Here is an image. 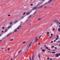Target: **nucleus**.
<instances>
[{"label": "nucleus", "instance_id": "10", "mask_svg": "<svg viewBox=\"0 0 60 60\" xmlns=\"http://www.w3.org/2000/svg\"><path fill=\"white\" fill-rule=\"evenodd\" d=\"M52 0H49V1H48V3H50V2H51L52 1ZM54 0H53V1H54Z\"/></svg>", "mask_w": 60, "mask_h": 60}, {"label": "nucleus", "instance_id": "46", "mask_svg": "<svg viewBox=\"0 0 60 60\" xmlns=\"http://www.w3.org/2000/svg\"><path fill=\"white\" fill-rule=\"evenodd\" d=\"M36 12H35L34 13V14H36Z\"/></svg>", "mask_w": 60, "mask_h": 60}, {"label": "nucleus", "instance_id": "47", "mask_svg": "<svg viewBox=\"0 0 60 60\" xmlns=\"http://www.w3.org/2000/svg\"><path fill=\"white\" fill-rule=\"evenodd\" d=\"M11 16V15H8V16Z\"/></svg>", "mask_w": 60, "mask_h": 60}, {"label": "nucleus", "instance_id": "24", "mask_svg": "<svg viewBox=\"0 0 60 60\" xmlns=\"http://www.w3.org/2000/svg\"><path fill=\"white\" fill-rule=\"evenodd\" d=\"M58 42L60 43V41H58L57 42H56L57 43H58Z\"/></svg>", "mask_w": 60, "mask_h": 60}, {"label": "nucleus", "instance_id": "34", "mask_svg": "<svg viewBox=\"0 0 60 60\" xmlns=\"http://www.w3.org/2000/svg\"><path fill=\"white\" fill-rule=\"evenodd\" d=\"M11 41H13V39H12L11 40Z\"/></svg>", "mask_w": 60, "mask_h": 60}, {"label": "nucleus", "instance_id": "31", "mask_svg": "<svg viewBox=\"0 0 60 60\" xmlns=\"http://www.w3.org/2000/svg\"><path fill=\"white\" fill-rule=\"evenodd\" d=\"M58 39V38H56V40H57Z\"/></svg>", "mask_w": 60, "mask_h": 60}, {"label": "nucleus", "instance_id": "8", "mask_svg": "<svg viewBox=\"0 0 60 60\" xmlns=\"http://www.w3.org/2000/svg\"><path fill=\"white\" fill-rule=\"evenodd\" d=\"M17 31H18L17 29H16L14 30V32H17Z\"/></svg>", "mask_w": 60, "mask_h": 60}, {"label": "nucleus", "instance_id": "23", "mask_svg": "<svg viewBox=\"0 0 60 60\" xmlns=\"http://www.w3.org/2000/svg\"><path fill=\"white\" fill-rule=\"evenodd\" d=\"M26 43V41H24L22 42L23 44H24V43Z\"/></svg>", "mask_w": 60, "mask_h": 60}, {"label": "nucleus", "instance_id": "28", "mask_svg": "<svg viewBox=\"0 0 60 60\" xmlns=\"http://www.w3.org/2000/svg\"><path fill=\"white\" fill-rule=\"evenodd\" d=\"M26 13V12H25L24 13H23V15H25Z\"/></svg>", "mask_w": 60, "mask_h": 60}, {"label": "nucleus", "instance_id": "43", "mask_svg": "<svg viewBox=\"0 0 60 60\" xmlns=\"http://www.w3.org/2000/svg\"><path fill=\"white\" fill-rule=\"evenodd\" d=\"M12 59H13V58H11V59L10 60H12Z\"/></svg>", "mask_w": 60, "mask_h": 60}, {"label": "nucleus", "instance_id": "1", "mask_svg": "<svg viewBox=\"0 0 60 60\" xmlns=\"http://www.w3.org/2000/svg\"><path fill=\"white\" fill-rule=\"evenodd\" d=\"M55 21L56 22V24H57V25L58 24H59V25H60V22H58L57 20H56Z\"/></svg>", "mask_w": 60, "mask_h": 60}, {"label": "nucleus", "instance_id": "56", "mask_svg": "<svg viewBox=\"0 0 60 60\" xmlns=\"http://www.w3.org/2000/svg\"><path fill=\"white\" fill-rule=\"evenodd\" d=\"M44 46H45V47H46V45H44Z\"/></svg>", "mask_w": 60, "mask_h": 60}, {"label": "nucleus", "instance_id": "58", "mask_svg": "<svg viewBox=\"0 0 60 60\" xmlns=\"http://www.w3.org/2000/svg\"><path fill=\"white\" fill-rule=\"evenodd\" d=\"M15 56L13 57H15Z\"/></svg>", "mask_w": 60, "mask_h": 60}, {"label": "nucleus", "instance_id": "26", "mask_svg": "<svg viewBox=\"0 0 60 60\" xmlns=\"http://www.w3.org/2000/svg\"><path fill=\"white\" fill-rule=\"evenodd\" d=\"M10 48H8V50H10Z\"/></svg>", "mask_w": 60, "mask_h": 60}, {"label": "nucleus", "instance_id": "13", "mask_svg": "<svg viewBox=\"0 0 60 60\" xmlns=\"http://www.w3.org/2000/svg\"><path fill=\"white\" fill-rule=\"evenodd\" d=\"M43 5H42L40 7H39V8H42V7H43Z\"/></svg>", "mask_w": 60, "mask_h": 60}, {"label": "nucleus", "instance_id": "41", "mask_svg": "<svg viewBox=\"0 0 60 60\" xmlns=\"http://www.w3.org/2000/svg\"><path fill=\"white\" fill-rule=\"evenodd\" d=\"M2 42V40H0V43L1 42Z\"/></svg>", "mask_w": 60, "mask_h": 60}, {"label": "nucleus", "instance_id": "55", "mask_svg": "<svg viewBox=\"0 0 60 60\" xmlns=\"http://www.w3.org/2000/svg\"><path fill=\"white\" fill-rule=\"evenodd\" d=\"M46 7H46V6L44 8H46Z\"/></svg>", "mask_w": 60, "mask_h": 60}, {"label": "nucleus", "instance_id": "29", "mask_svg": "<svg viewBox=\"0 0 60 60\" xmlns=\"http://www.w3.org/2000/svg\"><path fill=\"white\" fill-rule=\"evenodd\" d=\"M52 54H53L54 53H55V52H52Z\"/></svg>", "mask_w": 60, "mask_h": 60}, {"label": "nucleus", "instance_id": "22", "mask_svg": "<svg viewBox=\"0 0 60 60\" xmlns=\"http://www.w3.org/2000/svg\"><path fill=\"white\" fill-rule=\"evenodd\" d=\"M31 17H32V15H30L29 17V18H30Z\"/></svg>", "mask_w": 60, "mask_h": 60}, {"label": "nucleus", "instance_id": "6", "mask_svg": "<svg viewBox=\"0 0 60 60\" xmlns=\"http://www.w3.org/2000/svg\"><path fill=\"white\" fill-rule=\"evenodd\" d=\"M46 50L44 49H42L41 51H42L43 52H45V51Z\"/></svg>", "mask_w": 60, "mask_h": 60}, {"label": "nucleus", "instance_id": "27", "mask_svg": "<svg viewBox=\"0 0 60 60\" xmlns=\"http://www.w3.org/2000/svg\"><path fill=\"white\" fill-rule=\"evenodd\" d=\"M12 22L10 23V25H11V24H12Z\"/></svg>", "mask_w": 60, "mask_h": 60}, {"label": "nucleus", "instance_id": "5", "mask_svg": "<svg viewBox=\"0 0 60 60\" xmlns=\"http://www.w3.org/2000/svg\"><path fill=\"white\" fill-rule=\"evenodd\" d=\"M37 8V7H35L33 8V10H35Z\"/></svg>", "mask_w": 60, "mask_h": 60}, {"label": "nucleus", "instance_id": "18", "mask_svg": "<svg viewBox=\"0 0 60 60\" xmlns=\"http://www.w3.org/2000/svg\"><path fill=\"white\" fill-rule=\"evenodd\" d=\"M4 48L3 47H1V49H4Z\"/></svg>", "mask_w": 60, "mask_h": 60}, {"label": "nucleus", "instance_id": "30", "mask_svg": "<svg viewBox=\"0 0 60 60\" xmlns=\"http://www.w3.org/2000/svg\"><path fill=\"white\" fill-rule=\"evenodd\" d=\"M52 36H51L49 38H52Z\"/></svg>", "mask_w": 60, "mask_h": 60}, {"label": "nucleus", "instance_id": "60", "mask_svg": "<svg viewBox=\"0 0 60 60\" xmlns=\"http://www.w3.org/2000/svg\"><path fill=\"white\" fill-rule=\"evenodd\" d=\"M49 50H50V49H48Z\"/></svg>", "mask_w": 60, "mask_h": 60}, {"label": "nucleus", "instance_id": "4", "mask_svg": "<svg viewBox=\"0 0 60 60\" xmlns=\"http://www.w3.org/2000/svg\"><path fill=\"white\" fill-rule=\"evenodd\" d=\"M32 42H31L30 44H29V45L28 46V48H29V47H30V46L31 45V44H32Z\"/></svg>", "mask_w": 60, "mask_h": 60}, {"label": "nucleus", "instance_id": "9", "mask_svg": "<svg viewBox=\"0 0 60 60\" xmlns=\"http://www.w3.org/2000/svg\"><path fill=\"white\" fill-rule=\"evenodd\" d=\"M38 40V38L37 37H36L35 38V40L36 41H37Z\"/></svg>", "mask_w": 60, "mask_h": 60}, {"label": "nucleus", "instance_id": "15", "mask_svg": "<svg viewBox=\"0 0 60 60\" xmlns=\"http://www.w3.org/2000/svg\"><path fill=\"white\" fill-rule=\"evenodd\" d=\"M32 60H34V58H33L34 56H32Z\"/></svg>", "mask_w": 60, "mask_h": 60}, {"label": "nucleus", "instance_id": "11", "mask_svg": "<svg viewBox=\"0 0 60 60\" xmlns=\"http://www.w3.org/2000/svg\"><path fill=\"white\" fill-rule=\"evenodd\" d=\"M21 51H22V50H20L18 52V54H19V53H20L21 52Z\"/></svg>", "mask_w": 60, "mask_h": 60}, {"label": "nucleus", "instance_id": "32", "mask_svg": "<svg viewBox=\"0 0 60 60\" xmlns=\"http://www.w3.org/2000/svg\"><path fill=\"white\" fill-rule=\"evenodd\" d=\"M54 49H57V48H56V47H55L54 48Z\"/></svg>", "mask_w": 60, "mask_h": 60}, {"label": "nucleus", "instance_id": "33", "mask_svg": "<svg viewBox=\"0 0 60 60\" xmlns=\"http://www.w3.org/2000/svg\"><path fill=\"white\" fill-rule=\"evenodd\" d=\"M7 29H6L5 30V32H7Z\"/></svg>", "mask_w": 60, "mask_h": 60}, {"label": "nucleus", "instance_id": "12", "mask_svg": "<svg viewBox=\"0 0 60 60\" xmlns=\"http://www.w3.org/2000/svg\"><path fill=\"white\" fill-rule=\"evenodd\" d=\"M30 14V12H28L26 13V15H29Z\"/></svg>", "mask_w": 60, "mask_h": 60}, {"label": "nucleus", "instance_id": "40", "mask_svg": "<svg viewBox=\"0 0 60 60\" xmlns=\"http://www.w3.org/2000/svg\"><path fill=\"white\" fill-rule=\"evenodd\" d=\"M47 59H48V60H49V58H47Z\"/></svg>", "mask_w": 60, "mask_h": 60}, {"label": "nucleus", "instance_id": "25", "mask_svg": "<svg viewBox=\"0 0 60 60\" xmlns=\"http://www.w3.org/2000/svg\"><path fill=\"white\" fill-rule=\"evenodd\" d=\"M56 37H57V38H59V36H58V35H57L56 36Z\"/></svg>", "mask_w": 60, "mask_h": 60}, {"label": "nucleus", "instance_id": "54", "mask_svg": "<svg viewBox=\"0 0 60 60\" xmlns=\"http://www.w3.org/2000/svg\"><path fill=\"white\" fill-rule=\"evenodd\" d=\"M31 60V58H30V60Z\"/></svg>", "mask_w": 60, "mask_h": 60}, {"label": "nucleus", "instance_id": "49", "mask_svg": "<svg viewBox=\"0 0 60 60\" xmlns=\"http://www.w3.org/2000/svg\"><path fill=\"white\" fill-rule=\"evenodd\" d=\"M24 18V16L23 17H22V19H23Z\"/></svg>", "mask_w": 60, "mask_h": 60}, {"label": "nucleus", "instance_id": "64", "mask_svg": "<svg viewBox=\"0 0 60 60\" xmlns=\"http://www.w3.org/2000/svg\"><path fill=\"white\" fill-rule=\"evenodd\" d=\"M59 46H60V45H59Z\"/></svg>", "mask_w": 60, "mask_h": 60}, {"label": "nucleus", "instance_id": "21", "mask_svg": "<svg viewBox=\"0 0 60 60\" xmlns=\"http://www.w3.org/2000/svg\"><path fill=\"white\" fill-rule=\"evenodd\" d=\"M41 19V18H40L38 19V20H39H39H40Z\"/></svg>", "mask_w": 60, "mask_h": 60}, {"label": "nucleus", "instance_id": "59", "mask_svg": "<svg viewBox=\"0 0 60 60\" xmlns=\"http://www.w3.org/2000/svg\"><path fill=\"white\" fill-rule=\"evenodd\" d=\"M22 22H21V24H22Z\"/></svg>", "mask_w": 60, "mask_h": 60}, {"label": "nucleus", "instance_id": "44", "mask_svg": "<svg viewBox=\"0 0 60 60\" xmlns=\"http://www.w3.org/2000/svg\"><path fill=\"white\" fill-rule=\"evenodd\" d=\"M54 46H52V48H54Z\"/></svg>", "mask_w": 60, "mask_h": 60}, {"label": "nucleus", "instance_id": "39", "mask_svg": "<svg viewBox=\"0 0 60 60\" xmlns=\"http://www.w3.org/2000/svg\"><path fill=\"white\" fill-rule=\"evenodd\" d=\"M53 31H55V29L54 28H53Z\"/></svg>", "mask_w": 60, "mask_h": 60}, {"label": "nucleus", "instance_id": "62", "mask_svg": "<svg viewBox=\"0 0 60 60\" xmlns=\"http://www.w3.org/2000/svg\"><path fill=\"white\" fill-rule=\"evenodd\" d=\"M1 36V35H0V37Z\"/></svg>", "mask_w": 60, "mask_h": 60}, {"label": "nucleus", "instance_id": "20", "mask_svg": "<svg viewBox=\"0 0 60 60\" xmlns=\"http://www.w3.org/2000/svg\"><path fill=\"white\" fill-rule=\"evenodd\" d=\"M17 21H15L14 22V23H17Z\"/></svg>", "mask_w": 60, "mask_h": 60}, {"label": "nucleus", "instance_id": "14", "mask_svg": "<svg viewBox=\"0 0 60 60\" xmlns=\"http://www.w3.org/2000/svg\"><path fill=\"white\" fill-rule=\"evenodd\" d=\"M58 31L59 32H60V28H59L58 29Z\"/></svg>", "mask_w": 60, "mask_h": 60}, {"label": "nucleus", "instance_id": "19", "mask_svg": "<svg viewBox=\"0 0 60 60\" xmlns=\"http://www.w3.org/2000/svg\"><path fill=\"white\" fill-rule=\"evenodd\" d=\"M45 48L46 49H49V48H48V47H45Z\"/></svg>", "mask_w": 60, "mask_h": 60}, {"label": "nucleus", "instance_id": "2", "mask_svg": "<svg viewBox=\"0 0 60 60\" xmlns=\"http://www.w3.org/2000/svg\"><path fill=\"white\" fill-rule=\"evenodd\" d=\"M22 28V26H20L18 27V28H17V29L18 30H19V28L20 29V28Z\"/></svg>", "mask_w": 60, "mask_h": 60}, {"label": "nucleus", "instance_id": "42", "mask_svg": "<svg viewBox=\"0 0 60 60\" xmlns=\"http://www.w3.org/2000/svg\"><path fill=\"white\" fill-rule=\"evenodd\" d=\"M52 58H51V59H50V60H52Z\"/></svg>", "mask_w": 60, "mask_h": 60}, {"label": "nucleus", "instance_id": "61", "mask_svg": "<svg viewBox=\"0 0 60 60\" xmlns=\"http://www.w3.org/2000/svg\"><path fill=\"white\" fill-rule=\"evenodd\" d=\"M40 49H42V48H41Z\"/></svg>", "mask_w": 60, "mask_h": 60}, {"label": "nucleus", "instance_id": "7", "mask_svg": "<svg viewBox=\"0 0 60 60\" xmlns=\"http://www.w3.org/2000/svg\"><path fill=\"white\" fill-rule=\"evenodd\" d=\"M10 34H11V33H10L9 34H8V35H7L6 36V37H8V36H9V35H10Z\"/></svg>", "mask_w": 60, "mask_h": 60}, {"label": "nucleus", "instance_id": "52", "mask_svg": "<svg viewBox=\"0 0 60 60\" xmlns=\"http://www.w3.org/2000/svg\"><path fill=\"white\" fill-rule=\"evenodd\" d=\"M58 55H59V56H60V53H59L58 54Z\"/></svg>", "mask_w": 60, "mask_h": 60}, {"label": "nucleus", "instance_id": "38", "mask_svg": "<svg viewBox=\"0 0 60 60\" xmlns=\"http://www.w3.org/2000/svg\"><path fill=\"white\" fill-rule=\"evenodd\" d=\"M54 42H56V40H54Z\"/></svg>", "mask_w": 60, "mask_h": 60}, {"label": "nucleus", "instance_id": "63", "mask_svg": "<svg viewBox=\"0 0 60 60\" xmlns=\"http://www.w3.org/2000/svg\"><path fill=\"white\" fill-rule=\"evenodd\" d=\"M59 27H60V26H59Z\"/></svg>", "mask_w": 60, "mask_h": 60}, {"label": "nucleus", "instance_id": "57", "mask_svg": "<svg viewBox=\"0 0 60 60\" xmlns=\"http://www.w3.org/2000/svg\"><path fill=\"white\" fill-rule=\"evenodd\" d=\"M28 50H29V49H28L27 50V51H28Z\"/></svg>", "mask_w": 60, "mask_h": 60}, {"label": "nucleus", "instance_id": "3", "mask_svg": "<svg viewBox=\"0 0 60 60\" xmlns=\"http://www.w3.org/2000/svg\"><path fill=\"white\" fill-rule=\"evenodd\" d=\"M55 56L56 57H58L59 56V55L58 54V53H57L56 55H55Z\"/></svg>", "mask_w": 60, "mask_h": 60}, {"label": "nucleus", "instance_id": "37", "mask_svg": "<svg viewBox=\"0 0 60 60\" xmlns=\"http://www.w3.org/2000/svg\"><path fill=\"white\" fill-rule=\"evenodd\" d=\"M51 43H53V41H52L51 42Z\"/></svg>", "mask_w": 60, "mask_h": 60}, {"label": "nucleus", "instance_id": "17", "mask_svg": "<svg viewBox=\"0 0 60 60\" xmlns=\"http://www.w3.org/2000/svg\"><path fill=\"white\" fill-rule=\"evenodd\" d=\"M38 56L39 58H40V57H41V56H40V54H38Z\"/></svg>", "mask_w": 60, "mask_h": 60}, {"label": "nucleus", "instance_id": "36", "mask_svg": "<svg viewBox=\"0 0 60 60\" xmlns=\"http://www.w3.org/2000/svg\"><path fill=\"white\" fill-rule=\"evenodd\" d=\"M4 28H5V27H2V29H4Z\"/></svg>", "mask_w": 60, "mask_h": 60}, {"label": "nucleus", "instance_id": "53", "mask_svg": "<svg viewBox=\"0 0 60 60\" xmlns=\"http://www.w3.org/2000/svg\"><path fill=\"white\" fill-rule=\"evenodd\" d=\"M3 32H4V31H2V33H3Z\"/></svg>", "mask_w": 60, "mask_h": 60}, {"label": "nucleus", "instance_id": "48", "mask_svg": "<svg viewBox=\"0 0 60 60\" xmlns=\"http://www.w3.org/2000/svg\"><path fill=\"white\" fill-rule=\"evenodd\" d=\"M41 36H40L39 37V38H40V37H41Z\"/></svg>", "mask_w": 60, "mask_h": 60}, {"label": "nucleus", "instance_id": "35", "mask_svg": "<svg viewBox=\"0 0 60 60\" xmlns=\"http://www.w3.org/2000/svg\"><path fill=\"white\" fill-rule=\"evenodd\" d=\"M49 34V32H47V34Z\"/></svg>", "mask_w": 60, "mask_h": 60}, {"label": "nucleus", "instance_id": "16", "mask_svg": "<svg viewBox=\"0 0 60 60\" xmlns=\"http://www.w3.org/2000/svg\"><path fill=\"white\" fill-rule=\"evenodd\" d=\"M11 27V26H10L8 27V29H9V28H10Z\"/></svg>", "mask_w": 60, "mask_h": 60}, {"label": "nucleus", "instance_id": "45", "mask_svg": "<svg viewBox=\"0 0 60 60\" xmlns=\"http://www.w3.org/2000/svg\"><path fill=\"white\" fill-rule=\"evenodd\" d=\"M51 35H52H52H53V34H51Z\"/></svg>", "mask_w": 60, "mask_h": 60}, {"label": "nucleus", "instance_id": "50", "mask_svg": "<svg viewBox=\"0 0 60 60\" xmlns=\"http://www.w3.org/2000/svg\"><path fill=\"white\" fill-rule=\"evenodd\" d=\"M32 5H33V4H31V6H32Z\"/></svg>", "mask_w": 60, "mask_h": 60}, {"label": "nucleus", "instance_id": "51", "mask_svg": "<svg viewBox=\"0 0 60 60\" xmlns=\"http://www.w3.org/2000/svg\"><path fill=\"white\" fill-rule=\"evenodd\" d=\"M39 44H40V43H38V45H39Z\"/></svg>", "mask_w": 60, "mask_h": 60}]
</instances>
